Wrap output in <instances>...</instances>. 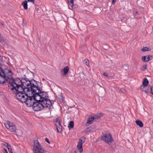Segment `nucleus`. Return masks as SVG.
Instances as JSON below:
<instances>
[{
  "label": "nucleus",
  "instance_id": "33",
  "mask_svg": "<svg viewBox=\"0 0 153 153\" xmlns=\"http://www.w3.org/2000/svg\"><path fill=\"white\" fill-rule=\"evenodd\" d=\"M103 75L104 76L108 77V74L106 72H104L103 74Z\"/></svg>",
  "mask_w": 153,
  "mask_h": 153
},
{
  "label": "nucleus",
  "instance_id": "45",
  "mask_svg": "<svg viewBox=\"0 0 153 153\" xmlns=\"http://www.w3.org/2000/svg\"><path fill=\"white\" fill-rule=\"evenodd\" d=\"M10 153H13V152Z\"/></svg>",
  "mask_w": 153,
  "mask_h": 153
},
{
  "label": "nucleus",
  "instance_id": "27",
  "mask_svg": "<svg viewBox=\"0 0 153 153\" xmlns=\"http://www.w3.org/2000/svg\"><path fill=\"white\" fill-rule=\"evenodd\" d=\"M68 1L69 3V4L70 5H72V6H73V0H67Z\"/></svg>",
  "mask_w": 153,
  "mask_h": 153
},
{
  "label": "nucleus",
  "instance_id": "30",
  "mask_svg": "<svg viewBox=\"0 0 153 153\" xmlns=\"http://www.w3.org/2000/svg\"><path fill=\"white\" fill-rule=\"evenodd\" d=\"M40 98L38 97H36V102H39V100Z\"/></svg>",
  "mask_w": 153,
  "mask_h": 153
},
{
  "label": "nucleus",
  "instance_id": "22",
  "mask_svg": "<svg viewBox=\"0 0 153 153\" xmlns=\"http://www.w3.org/2000/svg\"><path fill=\"white\" fill-rule=\"evenodd\" d=\"M74 126V122L73 121H71L69 122V123L68 124V127L70 129V128H73Z\"/></svg>",
  "mask_w": 153,
  "mask_h": 153
},
{
  "label": "nucleus",
  "instance_id": "3",
  "mask_svg": "<svg viewBox=\"0 0 153 153\" xmlns=\"http://www.w3.org/2000/svg\"><path fill=\"white\" fill-rule=\"evenodd\" d=\"M22 79H20L19 78H16L13 79L9 81V84L13 87L11 90L13 91L15 90L16 91L17 90L21 91L22 90L23 87H22Z\"/></svg>",
  "mask_w": 153,
  "mask_h": 153
},
{
  "label": "nucleus",
  "instance_id": "38",
  "mask_svg": "<svg viewBox=\"0 0 153 153\" xmlns=\"http://www.w3.org/2000/svg\"><path fill=\"white\" fill-rule=\"evenodd\" d=\"M28 1H30L32 2L33 3H34V0H27Z\"/></svg>",
  "mask_w": 153,
  "mask_h": 153
},
{
  "label": "nucleus",
  "instance_id": "40",
  "mask_svg": "<svg viewBox=\"0 0 153 153\" xmlns=\"http://www.w3.org/2000/svg\"><path fill=\"white\" fill-rule=\"evenodd\" d=\"M116 0H112V4H114Z\"/></svg>",
  "mask_w": 153,
  "mask_h": 153
},
{
  "label": "nucleus",
  "instance_id": "41",
  "mask_svg": "<svg viewBox=\"0 0 153 153\" xmlns=\"http://www.w3.org/2000/svg\"><path fill=\"white\" fill-rule=\"evenodd\" d=\"M124 19H125V18L124 17H123L122 18H121V21H123L124 20Z\"/></svg>",
  "mask_w": 153,
  "mask_h": 153
},
{
  "label": "nucleus",
  "instance_id": "28",
  "mask_svg": "<svg viewBox=\"0 0 153 153\" xmlns=\"http://www.w3.org/2000/svg\"><path fill=\"white\" fill-rule=\"evenodd\" d=\"M84 62H85L86 65L87 66H89V62L88 59H85L84 60Z\"/></svg>",
  "mask_w": 153,
  "mask_h": 153
},
{
  "label": "nucleus",
  "instance_id": "23",
  "mask_svg": "<svg viewBox=\"0 0 153 153\" xmlns=\"http://www.w3.org/2000/svg\"><path fill=\"white\" fill-rule=\"evenodd\" d=\"M2 144L5 146L7 149L9 147L10 148V146L7 143L4 142Z\"/></svg>",
  "mask_w": 153,
  "mask_h": 153
},
{
  "label": "nucleus",
  "instance_id": "13",
  "mask_svg": "<svg viewBox=\"0 0 153 153\" xmlns=\"http://www.w3.org/2000/svg\"><path fill=\"white\" fill-rule=\"evenodd\" d=\"M150 57H152L151 56H143L142 57V60L144 62H148L150 60Z\"/></svg>",
  "mask_w": 153,
  "mask_h": 153
},
{
  "label": "nucleus",
  "instance_id": "12",
  "mask_svg": "<svg viewBox=\"0 0 153 153\" xmlns=\"http://www.w3.org/2000/svg\"><path fill=\"white\" fill-rule=\"evenodd\" d=\"M61 119L60 117H58L56 119L55 125L56 127L57 131L59 132H61L62 131V127L61 124Z\"/></svg>",
  "mask_w": 153,
  "mask_h": 153
},
{
  "label": "nucleus",
  "instance_id": "39",
  "mask_svg": "<svg viewBox=\"0 0 153 153\" xmlns=\"http://www.w3.org/2000/svg\"><path fill=\"white\" fill-rule=\"evenodd\" d=\"M8 71V72H6V73H12V71L11 70H7Z\"/></svg>",
  "mask_w": 153,
  "mask_h": 153
},
{
  "label": "nucleus",
  "instance_id": "26",
  "mask_svg": "<svg viewBox=\"0 0 153 153\" xmlns=\"http://www.w3.org/2000/svg\"><path fill=\"white\" fill-rule=\"evenodd\" d=\"M58 98L61 101H62L63 100V97L62 95H59Z\"/></svg>",
  "mask_w": 153,
  "mask_h": 153
},
{
  "label": "nucleus",
  "instance_id": "17",
  "mask_svg": "<svg viewBox=\"0 0 153 153\" xmlns=\"http://www.w3.org/2000/svg\"><path fill=\"white\" fill-rule=\"evenodd\" d=\"M69 70V68L68 66L65 67L61 71H63L64 75L68 73Z\"/></svg>",
  "mask_w": 153,
  "mask_h": 153
},
{
  "label": "nucleus",
  "instance_id": "25",
  "mask_svg": "<svg viewBox=\"0 0 153 153\" xmlns=\"http://www.w3.org/2000/svg\"><path fill=\"white\" fill-rule=\"evenodd\" d=\"M91 128L89 127H88L86 128L85 129V131L86 133H87L91 131Z\"/></svg>",
  "mask_w": 153,
  "mask_h": 153
},
{
  "label": "nucleus",
  "instance_id": "20",
  "mask_svg": "<svg viewBox=\"0 0 153 153\" xmlns=\"http://www.w3.org/2000/svg\"><path fill=\"white\" fill-rule=\"evenodd\" d=\"M85 137H82L80 138L79 142L83 144L85 142Z\"/></svg>",
  "mask_w": 153,
  "mask_h": 153
},
{
  "label": "nucleus",
  "instance_id": "35",
  "mask_svg": "<svg viewBox=\"0 0 153 153\" xmlns=\"http://www.w3.org/2000/svg\"><path fill=\"white\" fill-rule=\"evenodd\" d=\"M3 152L4 153H6L7 152V150L5 149H4L3 150Z\"/></svg>",
  "mask_w": 153,
  "mask_h": 153
},
{
  "label": "nucleus",
  "instance_id": "37",
  "mask_svg": "<svg viewBox=\"0 0 153 153\" xmlns=\"http://www.w3.org/2000/svg\"><path fill=\"white\" fill-rule=\"evenodd\" d=\"M138 12L137 11H136L135 12H134L133 13L134 15H137V14H138Z\"/></svg>",
  "mask_w": 153,
  "mask_h": 153
},
{
  "label": "nucleus",
  "instance_id": "1",
  "mask_svg": "<svg viewBox=\"0 0 153 153\" xmlns=\"http://www.w3.org/2000/svg\"><path fill=\"white\" fill-rule=\"evenodd\" d=\"M37 90L38 92H35L34 93L36 97H38L41 101L45 102V104L50 107L52 104L51 100L48 99V96L47 93L42 91L41 88H39Z\"/></svg>",
  "mask_w": 153,
  "mask_h": 153
},
{
  "label": "nucleus",
  "instance_id": "42",
  "mask_svg": "<svg viewBox=\"0 0 153 153\" xmlns=\"http://www.w3.org/2000/svg\"><path fill=\"white\" fill-rule=\"evenodd\" d=\"M42 80H45V79H43Z\"/></svg>",
  "mask_w": 153,
  "mask_h": 153
},
{
  "label": "nucleus",
  "instance_id": "11",
  "mask_svg": "<svg viewBox=\"0 0 153 153\" xmlns=\"http://www.w3.org/2000/svg\"><path fill=\"white\" fill-rule=\"evenodd\" d=\"M4 125L6 128L10 131L13 132L15 131L16 129V127L15 125H13V123L9 121H7L4 123Z\"/></svg>",
  "mask_w": 153,
  "mask_h": 153
},
{
  "label": "nucleus",
  "instance_id": "15",
  "mask_svg": "<svg viewBox=\"0 0 153 153\" xmlns=\"http://www.w3.org/2000/svg\"><path fill=\"white\" fill-rule=\"evenodd\" d=\"M77 147L80 152H82L83 151L82 144L79 142Z\"/></svg>",
  "mask_w": 153,
  "mask_h": 153
},
{
  "label": "nucleus",
  "instance_id": "21",
  "mask_svg": "<svg viewBox=\"0 0 153 153\" xmlns=\"http://www.w3.org/2000/svg\"><path fill=\"white\" fill-rule=\"evenodd\" d=\"M151 49L150 48L146 47L143 48L141 49L142 51L143 52H145L146 51H149L151 50Z\"/></svg>",
  "mask_w": 153,
  "mask_h": 153
},
{
  "label": "nucleus",
  "instance_id": "31",
  "mask_svg": "<svg viewBox=\"0 0 153 153\" xmlns=\"http://www.w3.org/2000/svg\"><path fill=\"white\" fill-rule=\"evenodd\" d=\"M8 149V151L10 153L12 152V149L11 147V146H10V147L8 148V149Z\"/></svg>",
  "mask_w": 153,
  "mask_h": 153
},
{
  "label": "nucleus",
  "instance_id": "18",
  "mask_svg": "<svg viewBox=\"0 0 153 153\" xmlns=\"http://www.w3.org/2000/svg\"><path fill=\"white\" fill-rule=\"evenodd\" d=\"M27 1H23L22 3V5L23 6L24 9L27 10Z\"/></svg>",
  "mask_w": 153,
  "mask_h": 153
},
{
  "label": "nucleus",
  "instance_id": "36",
  "mask_svg": "<svg viewBox=\"0 0 153 153\" xmlns=\"http://www.w3.org/2000/svg\"><path fill=\"white\" fill-rule=\"evenodd\" d=\"M148 91H149V90L148 89L147 90H146L145 91H143L142 92H144L145 93H147Z\"/></svg>",
  "mask_w": 153,
  "mask_h": 153
},
{
  "label": "nucleus",
  "instance_id": "24",
  "mask_svg": "<svg viewBox=\"0 0 153 153\" xmlns=\"http://www.w3.org/2000/svg\"><path fill=\"white\" fill-rule=\"evenodd\" d=\"M147 68V65H144L142 67L140 68V69L142 71H144L146 70V69Z\"/></svg>",
  "mask_w": 153,
  "mask_h": 153
},
{
  "label": "nucleus",
  "instance_id": "4",
  "mask_svg": "<svg viewBox=\"0 0 153 153\" xmlns=\"http://www.w3.org/2000/svg\"><path fill=\"white\" fill-rule=\"evenodd\" d=\"M30 93L26 90L24 91L22 90L21 91L17 90L16 91V97L20 101L25 103L29 96V94Z\"/></svg>",
  "mask_w": 153,
  "mask_h": 153
},
{
  "label": "nucleus",
  "instance_id": "7",
  "mask_svg": "<svg viewBox=\"0 0 153 153\" xmlns=\"http://www.w3.org/2000/svg\"><path fill=\"white\" fill-rule=\"evenodd\" d=\"M22 87H23L22 90L23 91H25V90L30 92V84H31L30 80L27 78H22Z\"/></svg>",
  "mask_w": 153,
  "mask_h": 153
},
{
  "label": "nucleus",
  "instance_id": "14",
  "mask_svg": "<svg viewBox=\"0 0 153 153\" xmlns=\"http://www.w3.org/2000/svg\"><path fill=\"white\" fill-rule=\"evenodd\" d=\"M94 117H89L87 120L86 125V126H88L89 124L92 123V122L94 121Z\"/></svg>",
  "mask_w": 153,
  "mask_h": 153
},
{
  "label": "nucleus",
  "instance_id": "6",
  "mask_svg": "<svg viewBox=\"0 0 153 153\" xmlns=\"http://www.w3.org/2000/svg\"><path fill=\"white\" fill-rule=\"evenodd\" d=\"M30 93L29 94V96L27 98L25 103L27 106L28 107L33 106L36 100V95H35L34 93L31 91L30 92Z\"/></svg>",
  "mask_w": 153,
  "mask_h": 153
},
{
  "label": "nucleus",
  "instance_id": "16",
  "mask_svg": "<svg viewBox=\"0 0 153 153\" xmlns=\"http://www.w3.org/2000/svg\"><path fill=\"white\" fill-rule=\"evenodd\" d=\"M135 123L137 125L140 127H142L143 126V123L139 120H136L135 121Z\"/></svg>",
  "mask_w": 153,
  "mask_h": 153
},
{
  "label": "nucleus",
  "instance_id": "9",
  "mask_svg": "<svg viewBox=\"0 0 153 153\" xmlns=\"http://www.w3.org/2000/svg\"><path fill=\"white\" fill-rule=\"evenodd\" d=\"M101 137L103 140L108 144H110L113 141V139L110 133L104 134L101 136Z\"/></svg>",
  "mask_w": 153,
  "mask_h": 153
},
{
  "label": "nucleus",
  "instance_id": "8",
  "mask_svg": "<svg viewBox=\"0 0 153 153\" xmlns=\"http://www.w3.org/2000/svg\"><path fill=\"white\" fill-rule=\"evenodd\" d=\"M35 150L36 152L44 153L45 150L44 148L42 147L41 144L37 140H34V147L33 152L34 153Z\"/></svg>",
  "mask_w": 153,
  "mask_h": 153
},
{
  "label": "nucleus",
  "instance_id": "19",
  "mask_svg": "<svg viewBox=\"0 0 153 153\" xmlns=\"http://www.w3.org/2000/svg\"><path fill=\"white\" fill-rule=\"evenodd\" d=\"M149 83V81L146 78H145L143 80V85L144 87H146L147 86Z\"/></svg>",
  "mask_w": 153,
  "mask_h": 153
},
{
  "label": "nucleus",
  "instance_id": "5",
  "mask_svg": "<svg viewBox=\"0 0 153 153\" xmlns=\"http://www.w3.org/2000/svg\"><path fill=\"white\" fill-rule=\"evenodd\" d=\"M39 102H35L33 106V109L34 110L36 111H38L41 110L45 108H49V109L50 111V107L47 105L45 104V102L43 101H41L40 100H39Z\"/></svg>",
  "mask_w": 153,
  "mask_h": 153
},
{
  "label": "nucleus",
  "instance_id": "43",
  "mask_svg": "<svg viewBox=\"0 0 153 153\" xmlns=\"http://www.w3.org/2000/svg\"><path fill=\"white\" fill-rule=\"evenodd\" d=\"M1 23V24L2 25H3V24H2Z\"/></svg>",
  "mask_w": 153,
  "mask_h": 153
},
{
  "label": "nucleus",
  "instance_id": "32",
  "mask_svg": "<svg viewBox=\"0 0 153 153\" xmlns=\"http://www.w3.org/2000/svg\"><path fill=\"white\" fill-rule=\"evenodd\" d=\"M45 141H46V142H47L48 143H50V141H49V140H48V139L47 138H46L45 139Z\"/></svg>",
  "mask_w": 153,
  "mask_h": 153
},
{
  "label": "nucleus",
  "instance_id": "29",
  "mask_svg": "<svg viewBox=\"0 0 153 153\" xmlns=\"http://www.w3.org/2000/svg\"><path fill=\"white\" fill-rule=\"evenodd\" d=\"M150 90L152 94L153 95V87L151 86L150 88Z\"/></svg>",
  "mask_w": 153,
  "mask_h": 153
},
{
  "label": "nucleus",
  "instance_id": "46",
  "mask_svg": "<svg viewBox=\"0 0 153 153\" xmlns=\"http://www.w3.org/2000/svg\"><path fill=\"white\" fill-rule=\"evenodd\" d=\"M6 153H8V152H6Z\"/></svg>",
  "mask_w": 153,
  "mask_h": 153
},
{
  "label": "nucleus",
  "instance_id": "44",
  "mask_svg": "<svg viewBox=\"0 0 153 153\" xmlns=\"http://www.w3.org/2000/svg\"><path fill=\"white\" fill-rule=\"evenodd\" d=\"M152 123H153V120H152Z\"/></svg>",
  "mask_w": 153,
  "mask_h": 153
},
{
  "label": "nucleus",
  "instance_id": "2",
  "mask_svg": "<svg viewBox=\"0 0 153 153\" xmlns=\"http://www.w3.org/2000/svg\"><path fill=\"white\" fill-rule=\"evenodd\" d=\"M7 70H3L0 67V83L3 84L6 82H8L9 84V81L13 80V78L12 76V73H6L5 71Z\"/></svg>",
  "mask_w": 153,
  "mask_h": 153
},
{
  "label": "nucleus",
  "instance_id": "10",
  "mask_svg": "<svg viewBox=\"0 0 153 153\" xmlns=\"http://www.w3.org/2000/svg\"><path fill=\"white\" fill-rule=\"evenodd\" d=\"M30 92L32 91L34 93L36 91V90L39 87L38 86V84L37 82L33 79L30 80Z\"/></svg>",
  "mask_w": 153,
  "mask_h": 153
},
{
  "label": "nucleus",
  "instance_id": "34",
  "mask_svg": "<svg viewBox=\"0 0 153 153\" xmlns=\"http://www.w3.org/2000/svg\"><path fill=\"white\" fill-rule=\"evenodd\" d=\"M100 116H95L94 117V119H98V118H100Z\"/></svg>",
  "mask_w": 153,
  "mask_h": 153
}]
</instances>
